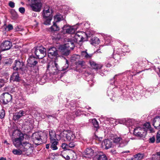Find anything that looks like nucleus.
Here are the masks:
<instances>
[{
    "mask_svg": "<svg viewBox=\"0 0 160 160\" xmlns=\"http://www.w3.org/2000/svg\"><path fill=\"white\" fill-rule=\"evenodd\" d=\"M12 136L13 144L16 147L19 148L24 138L23 134L19 131L16 130L13 132Z\"/></svg>",
    "mask_w": 160,
    "mask_h": 160,
    "instance_id": "1",
    "label": "nucleus"
},
{
    "mask_svg": "<svg viewBox=\"0 0 160 160\" xmlns=\"http://www.w3.org/2000/svg\"><path fill=\"white\" fill-rule=\"evenodd\" d=\"M74 47L73 43L72 41H68L63 45H60L59 48V52L65 56L68 55L70 49L72 50Z\"/></svg>",
    "mask_w": 160,
    "mask_h": 160,
    "instance_id": "2",
    "label": "nucleus"
},
{
    "mask_svg": "<svg viewBox=\"0 0 160 160\" xmlns=\"http://www.w3.org/2000/svg\"><path fill=\"white\" fill-rule=\"evenodd\" d=\"M61 140L64 141L66 140L68 141L73 140L75 138V136L72 132L70 131H62L61 130Z\"/></svg>",
    "mask_w": 160,
    "mask_h": 160,
    "instance_id": "3",
    "label": "nucleus"
},
{
    "mask_svg": "<svg viewBox=\"0 0 160 160\" xmlns=\"http://www.w3.org/2000/svg\"><path fill=\"white\" fill-rule=\"evenodd\" d=\"M32 144L27 141L23 142L19 148L23 152L28 155L32 152Z\"/></svg>",
    "mask_w": 160,
    "mask_h": 160,
    "instance_id": "4",
    "label": "nucleus"
},
{
    "mask_svg": "<svg viewBox=\"0 0 160 160\" xmlns=\"http://www.w3.org/2000/svg\"><path fill=\"white\" fill-rule=\"evenodd\" d=\"M49 135L51 142L56 141V140H61V128H58L56 131V134L55 131L52 130L49 131Z\"/></svg>",
    "mask_w": 160,
    "mask_h": 160,
    "instance_id": "5",
    "label": "nucleus"
},
{
    "mask_svg": "<svg viewBox=\"0 0 160 160\" xmlns=\"http://www.w3.org/2000/svg\"><path fill=\"white\" fill-rule=\"evenodd\" d=\"M56 60L54 62L50 61L47 66V70L49 71L51 73L55 74L58 71H60L58 64L56 63Z\"/></svg>",
    "mask_w": 160,
    "mask_h": 160,
    "instance_id": "6",
    "label": "nucleus"
},
{
    "mask_svg": "<svg viewBox=\"0 0 160 160\" xmlns=\"http://www.w3.org/2000/svg\"><path fill=\"white\" fill-rule=\"evenodd\" d=\"M39 59H42L46 55V49L42 47L35 48L32 50Z\"/></svg>",
    "mask_w": 160,
    "mask_h": 160,
    "instance_id": "7",
    "label": "nucleus"
},
{
    "mask_svg": "<svg viewBox=\"0 0 160 160\" xmlns=\"http://www.w3.org/2000/svg\"><path fill=\"white\" fill-rule=\"evenodd\" d=\"M114 142L119 145L120 147H123L127 144L129 141V138H121L120 137L114 138L113 140Z\"/></svg>",
    "mask_w": 160,
    "mask_h": 160,
    "instance_id": "8",
    "label": "nucleus"
},
{
    "mask_svg": "<svg viewBox=\"0 0 160 160\" xmlns=\"http://www.w3.org/2000/svg\"><path fill=\"white\" fill-rule=\"evenodd\" d=\"M146 130L144 128L138 127L134 129L133 134L138 137H144L147 134Z\"/></svg>",
    "mask_w": 160,
    "mask_h": 160,
    "instance_id": "9",
    "label": "nucleus"
},
{
    "mask_svg": "<svg viewBox=\"0 0 160 160\" xmlns=\"http://www.w3.org/2000/svg\"><path fill=\"white\" fill-rule=\"evenodd\" d=\"M42 132H36L32 135V139L33 142L36 145H38L40 144L42 142L41 136Z\"/></svg>",
    "mask_w": 160,
    "mask_h": 160,
    "instance_id": "10",
    "label": "nucleus"
},
{
    "mask_svg": "<svg viewBox=\"0 0 160 160\" xmlns=\"http://www.w3.org/2000/svg\"><path fill=\"white\" fill-rule=\"evenodd\" d=\"M12 99V96L8 93H3L0 97V101L4 104L10 102Z\"/></svg>",
    "mask_w": 160,
    "mask_h": 160,
    "instance_id": "11",
    "label": "nucleus"
},
{
    "mask_svg": "<svg viewBox=\"0 0 160 160\" xmlns=\"http://www.w3.org/2000/svg\"><path fill=\"white\" fill-rule=\"evenodd\" d=\"M52 11L51 8L48 6H45L43 8L42 12V15L43 18L52 17Z\"/></svg>",
    "mask_w": 160,
    "mask_h": 160,
    "instance_id": "12",
    "label": "nucleus"
},
{
    "mask_svg": "<svg viewBox=\"0 0 160 160\" xmlns=\"http://www.w3.org/2000/svg\"><path fill=\"white\" fill-rule=\"evenodd\" d=\"M86 33L84 32H79L75 34H72L73 38V40L77 42H79L82 41L83 39V35H85Z\"/></svg>",
    "mask_w": 160,
    "mask_h": 160,
    "instance_id": "13",
    "label": "nucleus"
},
{
    "mask_svg": "<svg viewBox=\"0 0 160 160\" xmlns=\"http://www.w3.org/2000/svg\"><path fill=\"white\" fill-rule=\"evenodd\" d=\"M30 6L33 11L39 12L41 10L42 4L40 1L36 0L30 5Z\"/></svg>",
    "mask_w": 160,
    "mask_h": 160,
    "instance_id": "14",
    "label": "nucleus"
},
{
    "mask_svg": "<svg viewBox=\"0 0 160 160\" xmlns=\"http://www.w3.org/2000/svg\"><path fill=\"white\" fill-rule=\"evenodd\" d=\"M23 65V62L22 60H16L13 64L12 68L14 70L18 71L22 68Z\"/></svg>",
    "mask_w": 160,
    "mask_h": 160,
    "instance_id": "15",
    "label": "nucleus"
},
{
    "mask_svg": "<svg viewBox=\"0 0 160 160\" xmlns=\"http://www.w3.org/2000/svg\"><path fill=\"white\" fill-rule=\"evenodd\" d=\"M62 32L64 34L66 33H73L76 30L73 27H71L69 25H64L62 28Z\"/></svg>",
    "mask_w": 160,
    "mask_h": 160,
    "instance_id": "16",
    "label": "nucleus"
},
{
    "mask_svg": "<svg viewBox=\"0 0 160 160\" xmlns=\"http://www.w3.org/2000/svg\"><path fill=\"white\" fill-rule=\"evenodd\" d=\"M12 46V43L8 41H5L1 45V48L2 51H5L10 49Z\"/></svg>",
    "mask_w": 160,
    "mask_h": 160,
    "instance_id": "17",
    "label": "nucleus"
},
{
    "mask_svg": "<svg viewBox=\"0 0 160 160\" xmlns=\"http://www.w3.org/2000/svg\"><path fill=\"white\" fill-rule=\"evenodd\" d=\"M115 59L114 57L113 58H107L105 62V64L107 67L109 68L114 65L113 63ZM117 60V59H115ZM117 61L118 60H117Z\"/></svg>",
    "mask_w": 160,
    "mask_h": 160,
    "instance_id": "18",
    "label": "nucleus"
},
{
    "mask_svg": "<svg viewBox=\"0 0 160 160\" xmlns=\"http://www.w3.org/2000/svg\"><path fill=\"white\" fill-rule=\"evenodd\" d=\"M13 28V27L12 25L11 24H4L2 27L1 28V30L4 33L6 32L10 31Z\"/></svg>",
    "mask_w": 160,
    "mask_h": 160,
    "instance_id": "19",
    "label": "nucleus"
},
{
    "mask_svg": "<svg viewBox=\"0 0 160 160\" xmlns=\"http://www.w3.org/2000/svg\"><path fill=\"white\" fill-rule=\"evenodd\" d=\"M94 151L91 148H87L84 152V156L86 158H91L93 154Z\"/></svg>",
    "mask_w": 160,
    "mask_h": 160,
    "instance_id": "20",
    "label": "nucleus"
},
{
    "mask_svg": "<svg viewBox=\"0 0 160 160\" xmlns=\"http://www.w3.org/2000/svg\"><path fill=\"white\" fill-rule=\"evenodd\" d=\"M28 63L29 65L34 66L38 62L36 60V58L32 56H31L29 57L27 60Z\"/></svg>",
    "mask_w": 160,
    "mask_h": 160,
    "instance_id": "21",
    "label": "nucleus"
},
{
    "mask_svg": "<svg viewBox=\"0 0 160 160\" xmlns=\"http://www.w3.org/2000/svg\"><path fill=\"white\" fill-rule=\"evenodd\" d=\"M48 56H56L58 55L57 51L55 47H52L49 49L48 51Z\"/></svg>",
    "mask_w": 160,
    "mask_h": 160,
    "instance_id": "22",
    "label": "nucleus"
},
{
    "mask_svg": "<svg viewBox=\"0 0 160 160\" xmlns=\"http://www.w3.org/2000/svg\"><path fill=\"white\" fill-rule=\"evenodd\" d=\"M20 80V77L18 73L17 72H13L12 75L11 76L10 80L11 82L19 81Z\"/></svg>",
    "mask_w": 160,
    "mask_h": 160,
    "instance_id": "23",
    "label": "nucleus"
},
{
    "mask_svg": "<svg viewBox=\"0 0 160 160\" xmlns=\"http://www.w3.org/2000/svg\"><path fill=\"white\" fill-rule=\"evenodd\" d=\"M25 114V112L23 110H20L19 112H16L14 115L13 119L14 120H18Z\"/></svg>",
    "mask_w": 160,
    "mask_h": 160,
    "instance_id": "24",
    "label": "nucleus"
},
{
    "mask_svg": "<svg viewBox=\"0 0 160 160\" xmlns=\"http://www.w3.org/2000/svg\"><path fill=\"white\" fill-rule=\"evenodd\" d=\"M153 125L156 128L159 129L160 127V117H157L154 118L153 121Z\"/></svg>",
    "mask_w": 160,
    "mask_h": 160,
    "instance_id": "25",
    "label": "nucleus"
},
{
    "mask_svg": "<svg viewBox=\"0 0 160 160\" xmlns=\"http://www.w3.org/2000/svg\"><path fill=\"white\" fill-rule=\"evenodd\" d=\"M102 145L105 146L106 149H108L112 147V142L109 139H106L102 142Z\"/></svg>",
    "mask_w": 160,
    "mask_h": 160,
    "instance_id": "26",
    "label": "nucleus"
},
{
    "mask_svg": "<svg viewBox=\"0 0 160 160\" xmlns=\"http://www.w3.org/2000/svg\"><path fill=\"white\" fill-rule=\"evenodd\" d=\"M89 63L91 66L96 69H100L102 66L101 64H96L95 62L92 60L89 61Z\"/></svg>",
    "mask_w": 160,
    "mask_h": 160,
    "instance_id": "27",
    "label": "nucleus"
},
{
    "mask_svg": "<svg viewBox=\"0 0 160 160\" xmlns=\"http://www.w3.org/2000/svg\"><path fill=\"white\" fill-rule=\"evenodd\" d=\"M144 156L143 154L139 153L134 155L131 160H141L143 158Z\"/></svg>",
    "mask_w": 160,
    "mask_h": 160,
    "instance_id": "28",
    "label": "nucleus"
},
{
    "mask_svg": "<svg viewBox=\"0 0 160 160\" xmlns=\"http://www.w3.org/2000/svg\"><path fill=\"white\" fill-rule=\"evenodd\" d=\"M98 160H106L107 157L106 155L103 152H100L97 155Z\"/></svg>",
    "mask_w": 160,
    "mask_h": 160,
    "instance_id": "29",
    "label": "nucleus"
},
{
    "mask_svg": "<svg viewBox=\"0 0 160 160\" xmlns=\"http://www.w3.org/2000/svg\"><path fill=\"white\" fill-rule=\"evenodd\" d=\"M81 55L82 56L86 59H90L91 58L92 54H88L86 51L82 52Z\"/></svg>",
    "mask_w": 160,
    "mask_h": 160,
    "instance_id": "30",
    "label": "nucleus"
},
{
    "mask_svg": "<svg viewBox=\"0 0 160 160\" xmlns=\"http://www.w3.org/2000/svg\"><path fill=\"white\" fill-rule=\"evenodd\" d=\"M12 152L14 154L17 155H20L23 154V152L21 149L20 148L19 149H13Z\"/></svg>",
    "mask_w": 160,
    "mask_h": 160,
    "instance_id": "31",
    "label": "nucleus"
},
{
    "mask_svg": "<svg viewBox=\"0 0 160 160\" xmlns=\"http://www.w3.org/2000/svg\"><path fill=\"white\" fill-rule=\"evenodd\" d=\"M59 29V27L57 26L54 22H53V25H52L49 28V30L52 32L58 31Z\"/></svg>",
    "mask_w": 160,
    "mask_h": 160,
    "instance_id": "32",
    "label": "nucleus"
},
{
    "mask_svg": "<svg viewBox=\"0 0 160 160\" xmlns=\"http://www.w3.org/2000/svg\"><path fill=\"white\" fill-rule=\"evenodd\" d=\"M99 39L96 37H94L92 38L91 40V44L94 45L96 44H98L100 42Z\"/></svg>",
    "mask_w": 160,
    "mask_h": 160,
    "instance_id": "33",
    "label": "nucleus"
},
{
    "mask_svg": "<svg viewBox=\"0 0 160 160\" xmlns=\"http://www.w3.org/2000/svg\"><path fill=\"white\" fill-rule=\"evenodd\" d=\"M143 126L144 128L146 130V132L147 131H150V132H152V129H149L150 127V125L149 122H146L145 123L144 125Z\"/></svg>",
    "mask_w": 160,
    "mask_h": 160,
    "instance_id": "34",
    "label": "nucleus"
},
{
    "mask_svg": "<svg viewBox=\"0 0 160 160\" xmlns=\"http://www.w3.org/2000/svg\"><path fill=\"white\" fill-rule=\"evenodd\" d=\"M62 19V16L61 14L57 15L54 17V20L55 22H59Z\"/></svg>",
    "mask_w": 160,
    "mask_h": 160,
    "instance_id": "35",
    "label": "nucleus"
},
{
    "mask_svg": "<svg viewBox=\"0 0 160 160\" xmlns=\"http://www.w3.org/2000/svg\"><path fill=\"white\" fill-rule=\"evenodd\" d=\"M51 142L52 143V145L50 147L53 150H56L57 149L58 147L56 145L58 144V142L57 141H54Z\"/></svg>",
    "mask_w": 160,
    "mask_h": 160,
    "instance_id": "36",
    "label": "nucleus"
},
{
    "mask_svg": "<svg viewBox=\"0 0 160 160\" xmlns=\"http://www.w3.org/2000/svg\"><path fill=\"white\" fill-rule=\"evenodd\" d=\"M47 18V19L44 21V24L46 25H49L50 24L51 21L52 19V17H48L44 18Z\"/></svg>",
    "mask_w": 160,
    "mask_h": 160,
    "instance_id": "37",
    "label": "nucleus"
},
{
    "mask_svg": "<svg viewBox=\"0 0 160 160\" xmlns=\"http://www.w3.org/2000/svg\"><path fill=\"white\" fill-rule=\"evenodd\" d=\"M92 122L95 128H98L99 127L98 122L96 119H92Z\"/></svg>",
    "mask_w": 160,
    "mask_h": 160,
    "instance_id": "38",
    "label": "nucleus"
},
{
    "mask_svg": "<svg viewBox=\"0 0 160 160\" xmlns=\"http://www.w3.org/2000/svg\"><path fill=\"white\" fill-rule=\"evenodd\" d=\"M7 78H5L4 79L2 77L0 78V85L1 87H2L4 83L6 82Z\"/></svg>",
    "mask_w": 160,
    "mask_h": 160,
    "instance_id": "39",
    "label": "nucleus"
},
{
    "mask_svg": "<svg viewBox=\"0 0 160 160\" xmlns=\"http://www.w3.org/2000/svg\"><path fill=\"white\" fill-rule=\"evenodd\" d=\"M156 142L157 143L160 142V130L158 132L156 137Z\"/></svg>",
    "mask_w": 160,
    "mask_h": 160,
    "instance_id": "40",
    "label": "nucleus"
},
{
    "mask_svg": "<svg viewBox=\"0 0 160 160\" xmlns=\"http://www.w3.org/2000/svg\"><path fill=\"white\" fill-rule=\"evenodd\" d=\"M14 30L15 32H18L22 31L23 28L20 26H17L15 28Z\"/></svg>",
    "mask_w": 160,
    "mask_h": 160,
    "instance_id": "41",
    "label": "nucleus"
},
{
    "mask_svg": "<svg viewBox=\"0 0 160 160\" xmlns=\"http://www.w3.org/2000/svg\"><path fill=\"white\" fill-rule=\"evenodd\" d=\"M78 65H80L83 68H85L84 66L85 65V62L84 61H79L78 62Z\"/></svg>",
    "mask_w": 160,
    "mask_h": 160,
    "instance_id": "42",
    "label": "nucleus"
},
{
    "mask_svg": "<svg viewBox=\"0 0 160 160\" xmlns=\"http://www.w3.org/2000/svg\"><path fill=\"white\" fill-rule=\"evenodd\" d=\"M62 147L63 149L65 150H67L69 149L68 145L65 143H62Z\"/></svg>",
    "mask_w": 160,
    "mask_h": 160,
    "instance_id": "43",
    "label": "nucleus"
},
{
    "mask_svg": "<svg viewBox=\"0 0 160 160\" xmlns=\"http://www.w3.org/2000/svg\"><path fill=\"white\" fill-rule=\"evenodd\" d=\"M5 115L4 110H2L0 112V118H4Z\"/></svg>",
    "mask_w": 160,
    "mask_h": 160,
    "instance_id": "44",
    "label": "nucleus"
},
{
    "mask_svg": "<svg viewBox=\"0 0 160 160\" xmlns=\"http://www.w3.org/2000/svg\"><path fill=\"white\" fill-rule=\"evenodd\" d=\"M111 38H110V37L107 38H106L105 39V40L106 41L105 44L106 45H108L109 43H110L111 42Z\"/></svg>",
    "mask_w": 160,
    "mask_h": 160,
    "instance_id": "45",
    "label": "nucleus"
},
{
    "mask_svg": "<svg viewBox=\"0 0 160 160\" xmlns=\"http://www.w3.org/2000/svg\"><path fill=\"white\" fill-rule=\"evenodd\" d=\"M76 145V144L74 142H72L69 143L68 145V147L70 148H73Z\"/></svg>",
    "mask_w": 160,
    "mask_h": 160,
    "instance_id": "46",
    "label": "nucleus"
},
{
    "mask_svg": "<svg viewBox=\"0 0 160 160\" xmlns=\"http://www.w3.org/2000/svg\"><path fill=\"white\" fill-rule=\"evenodd\" d=\"M155 140V137L154 136L151 137L149 139V142L151 143H153Z\"/></svg>",
    "mask_w": 160,
    "mask_h": 160,
    "instance_id": "47",
    "label": "nucleus"
},
{
    "mask_svg": "<svg viewBox=\"0 0 160 160\" xmlns=\"http://www.w3.org/2000/svg\"><path fill=\"white\" fill-rule=\"evenodd\" d=\"M19 11L21 13H23L25 11V9L23 7L20 8L19 9Z\"/></svg>",
    "mask_w": 160,
    "mask_h": 160,
    "instance_id": "48",
    "label": "nucleus"
},
{
    "mask_svg": "<svg viewBox=\"0 0 160 160\" xmlns=\"http://www.w3.org/2000/svg\"><path fill=\"white\" fill-rule=\"evenodd\" d=\"M9 5L10 7H11L12 8H13L15 6V4L12 1L9 2Z\"/></svg>",
    "mask_w": 160,
    "mask_h": 160,
    "instance_id": "49",
    "label": "nucleus"
},
{
    "mask_svg": "<svg viewBox=\"0 0 160 160\" xmlns=\"http://www.w3.org/2000/svg\"><path fill=\"white\" fill-rule=\"evenodd\" d=\"M62 156L65 158L66 159L68 160L70 159V157L69 156L66 155V156H64L63 155H62Z\"/></svg>",
    "mask_w": 160,
    "mask_h": 160,
    "instance_id": "50",
    "label": "nucleus"
},
{
    "mask_svg": "<svg viewBox=\"0 0 160 160\" xmlns=\"http://www.w3.org/2000/svg\"><path fill=\"white\" fill-rule=\"evenodd\" d=\"M19 107L20 108H23V107H24V105L22 103H19Z\"/></svg>",
    "mask_w": 160,
    "mask_h": 160,
    "instance_id": "51",
    "label": "nucleus"
},
{
    "mask_svg": "<svg viewBox=\"0 0 160 160\" xmlns=\"http://www.w3.org/2000/svg\"><path fill=\"white\" fill-rule=\"evenodd\" d=\"M155 70L157 72H159L160 73V68H158L157 69H155Z\"/></svg>",
    "mask_w": 160,
    "mask_h": 160,
    "instance_id": "52",
    "label": "nucleus"
},
{
    "mask_svg": "<svg viewBox=\"0 0 160 160\" xmlns=\"http://www.w3.org/2000/svg\"><path fill=\"white\" fill-rule=\"evenodd\" d=\"M157 156H160V150L157 152Z\"/></svg>",
    "mask_w": 160,
    "mask_h": 160,
    "instance_id": "53",
    "label": "nucleus"
},
{
    "mask_svg": "<svg viewBox=\"0 0 160 160\" xmlns=\"http://www.w3.org/2000/svg\"><path fill=\"white\" fill-rule=\"evenodd\" d=\"M130 152V151L128 150V151H123L122 152V153H129Z\"/></svg>",
    "mask_w": 160,
    "mask_h": 160,
    "instance_id": "54",
    "label": "nucleus"
},
{
    "mask_svg": "<svg viewBox=\"0 0 160 160\" xmlns=\"http://www.w3.org/2000/svg\"><path fill=\"white\" fill-rule=\"evenodd\" d=\"M49 147V144H47L46 146V148L47 149H48Z\"/></svg>",
    "mask_w": 160,
    "mask_h": 160,
    "instance_id": "55",
    "label": "nucleus"
},
{
    "mask_svg": "<svg viewBox=\"0 0 160 160\" xmlns=\"http://www.w3.org/2000/svg\"><path fill=\"white\" fill-rule=\"evenodd\" d=\"M118 54H121V52H120V51H121V49H118Z\"/></svg>",
    "mask_w": 160,
    "mask_h": 160,
    "instance_id": "56",
    "label": "nucleus"
},
{
    "mask_svg": "<svg viewBox=\"0 0 160 160\" xmlns=\"http://www.w3.org/2000/svg\"><path fill=\"white\" fill-rule=\"evenodd\" d=\"M122 49L123 50L122 51L123 52H127L128 51L127 50H124L123 48H122Z\"/></svg>",
    "mask_w": 160,
    "mask_h": 160,
    "instance_id": "57",
    "label": "nucleus"
},
{
    "mask_svg": "<svg viewBox=\"0 0 160 160\" xmlns=\"http://www.w3.org/2000/svg\"><path fill=\"white\" fill-rule=\"evenodd\" d=\"M0 160H6V159L3 158H2L0 159Z\"/></svg>",
    "mask_w": 160,
    "mask_h": 160,
    "instance_id": "58",
    "label": "nucleus"
},
{
    "mask_svg": "<svg viewBox=\"0 0 160 160\" xmlns=\"http://www.w3.org/2000/svg\"><path fill=\"white\" fill-rule=\"evenodd\" d=\"M102 139V138L100 137V138H99V140H101Z\"/></svg>",
    "mask_w": 160,
    "mask_h": 160,
    "instance_id": "59",
    "label": "nucleus"
},
{
    "mask_svg": "<svg viewBox=\"0 0 160 160\" xmlns=\"http://www.w3.org/2000/svg\"><path fill=\"white\" fill-rule=\"evenodd\" d=\"M111 152H112V153H114V151H111Z\"/></svg>",
    "mask_w": 160,
    "mask_h": 160,
    "instance_id": "60",
    "label": "nucleus"
},
{
    "mask_svg": "<svg viewBox=\"0 0 160 160\" xmlns=\"http://www.w3.org/2000/svg\"><path fill=\"white\" fill-rule=\"evenodd\" d=\"M66 66H67V67H68V63H67V64H66Z\"/></svg>",
    "mask_w": 160,
    "mask_h": 160,
    "instance_id": "61",
    "label": "nucleus"
},
{
    "mask_svg": "<svg viewBox=\"0 0 160 160\" xmlns=\"http://www.w3.org/2000/svg\"><path fill=\"white\" fill-rule=\"evenodd\" d=\"M95 137H96V138L97 137V138H98V137H97V136H95Z\"/></svg>",
    "mask_w": 160,
    "mask_h": 160,
    "instance_id": "62",
    "label": "nucleus"
},
{
    "mask_svg": "<svg viewBox=\"0 0 160 160\" xmlns=\"http://www.w3.org/2000/svg\"><path fill=\"white\" fill-rule=\"evenodd\" d=\"M127 48V47H125V48Z\"/></svg>",
    "mask_w": 160,
    "mask_h": 160,
    "instance_id": "63",
    "label": "nucleus"
}]
</instances>
